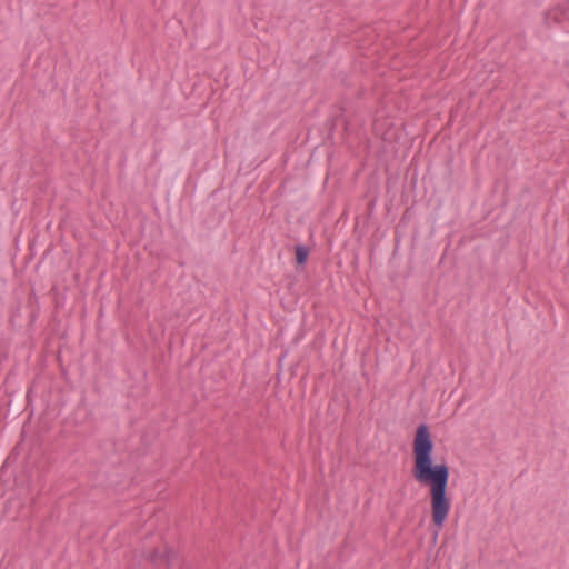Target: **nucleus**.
Returning a JSON list of instances; mask_svg holds the SVG:
<instances>
[{"instance_id":"nucleus-1","label":"nucleus","mask_w":569,"mask_h":569,"mask_svg":"<svg viewBox=\"0 0 569 569\" xmlns=\"http://www.w3.org/2000/svg\"><path fill=\"white\" fill-rule=\"evenodd\" d=\"M433 442L427 425H419L412 443V476L422 486L430 488L432 523L442 528L449 515L451 502L447 496L449 468L446 463H433Z\"/></svg>"},{"instance_id":"nucleus-2","label":"nucleus","mask_w":569,"mask_h":569,"mask_svg":"<svg viewBox=\"0 0 569 569\" xmlns=\"http://www.w3.org/2000/svg\"><path fill=\"white\" fill-rule=\"evenodd\" d=\"M146 558L157 568L171 569L179 565V553L167 545L154 548Z\"/></svg>"},{"instance_id":"nucleus-3","label":"nucleus","mask_w":569,"mask_h":569,"mask_svg":"<svg viewBox=\"0 0 569 569\" xmlns=\"http://www.w3.org/2000/svg\"><path fill=\"white\" fill-rule=\"evenodd\" d=\"M296 260L298 264H303L309 256V249L302 244L295 246Z\"/></svg>"}]
</instances>
